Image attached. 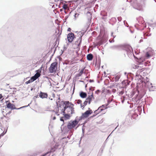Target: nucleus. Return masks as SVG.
Masks as SVG:
<instances>
[{
  "label": "nucleus",
  "instance_id": "412c9836",
  "mask_svg": "<svg viewBox=\"0 0 156 156\" xmlns=\"http://www.w3.org/2000/svg\"><path fill=\"white\" fill-rule=\"evenodd\" d=\"M133 73H129L127 75V79L129 80H133Z\"/></svg>",
  "mask_w": 156,
  "mask_h": 156
},
{
  "label": "nucleus",
  "instance_id": "6e6552de",
  "mask_svg": "<svg viewBox=\"0 0 156 156\" xmlns=\"http://www.w3.org/2000/svg\"><path fill=\"white\" fill-rule=\"evenodd\" d=\"M58 63L55 62L52 63L49 68V72L51 73H53L55 72L56 70L57 69Z\"/></svg>",
  "mask_w": 156,
  "mask_h": 156
},
{
  "label": "nucleus",
  "instance_id": "a211bd4d",
  "mask_svg": "<svg viewBox=\"0 0 156 156\" xmlns=\"http://www.w3.org/2000/svg\"><path fill=\"white\" fill-rule=\"evenodd\" d=\"M130 83V81H128L127 80H125L122 81V84L124 85V87H126L128 85H129Z\"/></svg>",
  "mask_w": 156,
  "mask_h": 156
},
{
  "label": "nucleus",
  "instance_id": "f257e3e1",
  "mask_svg": "<svg viewBox=\"0 0 156 156\" xmlns=\"http://www.w3.org/2000/svg\"><path fill=\"white\" fill-rule=\"evenodd\" d=\"M145 93V90L144 89H139L137 90L134 89L131 91L129 97L131 98L136 94L135 97L133 99L134 102H135L134 104L137 105H139L142 102L141 99Z\"/></svg>",
  "mask_w": 156,
  "mask_h": 156
},
{
  "label": "nucleus",
  "instance_id": "72a5a7b5",
  "mask_svg": "<svg viewBox=\"0 0 156 156\" xmlns=\"http://www.w3.org/2000/svg\"><path fill=\"white\" fill-rule=\"evenodd\" d=\"M104 147H103V148H101L100 149V150L98 152V156H99V154H100V156L101 155V154H102V153L103 152V150L104 148Z\"/></svg>",
  "mask_w": 156,
  "mask_h": 156
},
{
  "label": "nucleus",
  "instance_id": "39448f33",
  "mask_svg": "<svg viewBox=\"0 0 156 156\" xmlns=\"http://www.w3.org/2000/svg\"><path fill=\"white\" fill-rule=\"evenodd\" d=\"M122 49L126 52L129 58H131L132 54L134 55L132 48L130 46L128 45H124L122 46Z\"/></svg>",
  "mask_w": 156,
  "mask_h": 156
},
{
  "label": "nucleus",
  "instance_id": "a878e982",
  "mask_svg": "<svg viewBox=\"0 0 156 156\" xmlns=\"http://www.w3.org/2000/svg\"><path fill=\"white\" fill-rule=\"evenodd\" d=\"M103 110H104V109H100V110L99 109H98L95 110L94 112V113H95V114H96L95 115H97L98 114H99V113H100V112H101V111H103Z\"/></svg>",
  "mask_w": 156,
  "mask_h": 156
},
{
  "label": "nucleus",
  "instance_id": "20e7f679",
  "mask_svg": "<svg viewBox=\"0 0 156 156\" xmlns=\"http://www.w3.org/2000/svg\"><path fill=\"white\" fill-rule=\"evenodd\" d=\"M78 118V117L76 116L74 120H71L69 122L67 126V127L70 130L75 128L78 124L79 122L80 121H79Z\"/></svg>",
  "mask_w": 156,
  "mask_h": 156
},
{
  "label": "nucleus",
  "instance_id": "37998d69",
  "mask_svg": "<svg viewBox=\"0 0 156 156\" xmlns=\"http://www.w3.org/2000/svg\"><path fill=\"white\" fill-rule=\"evenodd\" d=\"M133 67L134 69H139L140 68V67L139 66L137 65H134L133 66Z\"/></svg>",
  "mask_w": 156,
  "mask_h": 156
},
{
  "label": "nucleus",
  "instance_id": "58836bf2",
  "mask_svg": "<svg viewBox=\"0 0 156 156\" xmlns=\"http://www.w3.org/2000/svg\"><path fill=\"white\" fill-rule=\"evenodd\" d=\"M64 107L63 109L61 110L62 111L61 112H66L67 108L68 107H69L68 106H64Z\"/></svg>",
  "mask_w": 156,
  "mask_h": 156
},
{
  "label": "nucleus",
  "instance_id": "e2e57ef3",
  "mask_svg": "<svg viewBox=\"0 0 156 156\" xmlns=\"http://www.w3.org/2000/svg\"><path fill=\"white\" fill-rule=\"evenodd\" d=\"M77 15V16H79V14H78V13H75L74 14V17H75V18H76V15Z\"/></svg>",
  "mask_w": 156,
  "mask_h": 156
},
{
  "label": "nucleus",
  "instance_id": "7ed1b4c3",
  "mask_svg": "<svg viewBox=\"0 0 156 156\" xmlns=\"http://www.w3.org/2000/svg\"><path fill=\"white\" fill-rule=\"evenodd\" d=\"M148 73H147V71L144 69V68H141L140 67V69L137 71L136 73V76L139 77V79H142L143 77H146L145 76L148 75Z\"/></svg>",
  "mask_w": 156,
  "mask_h": 156
},
{
  "label": "nucleus",
  "instance_id": "0e129e2a",
  "mask_svg": "<svg viewBox=\"0 0 156 156\" xmlns=\"http://www.w3.org/2000/svg\"><path fill=\"white\" fill-rule=\"evenodd\" d=\"M61 51H60V53H61L60 55H61L64 53V50H61Z\"/></svg>",
  "mask_w": 156,
  "mask_h": 156
},
{
  "label": "nucleus",
  "instance_id": "2eb2a0df",
  "mask_svg": "<svg viewBox=\"0 0 156 156\" xmlns=\"http://www.w3.org/2000/svg\"><path fill=\"white\" fill-rule=\"evenodd\" d=\"M147 87L149 88V90L150 91H153L156 88L155 84H153V85L151 83H150L149 85V86H147Z\"/></svg>",
  "mask_w": 156,
  "mask_h": 156
},
{
  "label": "nucleus",
  "instance_id": "aec40b11",
  "mask_svg": "<svg viewBox=\"0 0 156 156\" xmlns=\"http://www.w3.org/2000/svg\"><path fill=\"white\" fill-rule=\"evenodd\" d=\"M142 110V107L141 106H138L137 109L135 110V111H136V113L138 112V114L140 115L141 113Z\"/></svg>",
  "mask_w": 156,
  "mask_h": 156
},
{
  "label": "nucleus",
  "instance_id": "473e14b6",
  "mask_svg": "<svg viewBox=\"0 0 156 156\" xmlns=\"http://www.w3.org/2000/svg\"><path fill=\"white\" fill-rule=\"evenodd\" d=\"M111 102V101H110L109 100H108L107 101V103L106 104H105V109H104V110L106 109L107 108H108L107 106L110 104Z\"/></svg>",
  "mask_w": 156,
  "mask_h": 156
},
{
  "label": "nucleus",
  "instance_id": "603ef678",
  "mask_svg": "<svg viewBox=\"0 0 156 156\" xmlns=\"http://www.w3.org/2000/svg\"><path fill=\"white\" fill-rule=\"evenodd\" d=\"M138 115L137 113H136L132 116V117L133 118L135 119V117L138 116Z\"/></svg>",
  "mask_w": 156,
  "mask_h": 156
},
{
  "label": "nucleus",
  "instance_id": "dca6fc26",
  "mask_svg": "<svg viewBox=\"0 0 156 156\" xmlns=\"http://www.w3.org/2000/svg\"><path fill=\"white\" fill-rule=\"evenodd\" d=\"M79 95L80 97L82 98H86L87 96V93L83 91H81L80 92Z\"/></svg>",
  "mask_w": 156,
  "mask_h": 156
},
{
  "label": "nucleus",
  "instance_id": "864d4df0",
  "mask_svg": "<svg viewBox=\"0 0 156 156\" xmlns=\"http://www.w3.org/2000/svg\"><path fill=\"white\" fill-rule=\"evenodd\" d=\"M81 75H82V74H80V73L79 72V73H77V74H76V77H79L81 76Z\"/></svg>",
  "mask_w": 156,
  "mask_h": 156
},
{
  "label": "nucleus",
  "instance_id": "ddd939ff",
  "mask_svg": "<svg viewBox=\"0 0 156 156\" xmlns=\"http://www.w3.org/2000/svg\"><path fill=\"white\" fill-rule=\"evenodd\" d=\"M74 108L73 107H68L67 108L66 112H67L68 113H69L70 112L71 114H72L74 113Z\"/></svg>",
  "mask_w": 156,
  "mask_h": 156
},
{
  "label": "nucleus",
  "instance_id": "f3484780",
  "mask_svg": "<svg viewBox=\"0 0 156 156\" xmlns=\"http://www.w3.org/2000/svg\"><path fill=\"white\" fill-rule=\"evenodd\" d=\"M58 145H55L54 146L51 148L50 151H48L49 152L48 154H50L51 153H53L55 152V150L58 148Z\"/></svg>",
  "mask_w": 156,
  "mask_h": 156
},
{
  "label": "nucleus",
  "instance_id": "338daca9",
  "mask_svg": "<svg viewBox=\"0 0 156 156\" xmlns=\"http://www.w3.org/2000/svg\"><path fill=\"white\" fill-rule=\"evenodd\" d=\"M155 115H152L151 116V119H155Z\"/></svg>",
  "mask_w": 156,
  "mask_h": 156
},
{
  "label": "nucleus",
  "instance_id": "bf43d9fd",
  "mask_svg": "<svg viewBox=\"0 0 156 156\" xmlns=\"http://www.w3.org/2000/svg\"><path fill=\"white\" fill-rule=\"evenodd\" d=\"M54 0V1L56 2H58V1H60V3H61V2L63 1L62 0Z\"/></svg>",
  "mask_w": 156,
  "mask_h": 156
},
{
  "label": "nucleus",
  "instance_id": "393cba45",
  "mask_svg": "<svg viewBox=\"0 0 156 156\" xmlns=\"http://www.w3.org/2000/svg\"><path fill=\"white\" fill-rule=\"evenodd\" d=\"M101 15L102 16V19H105V17L107 16V13L105 12H102L101 13Z\"/></svg>",
  "mask_w": 156,
  "mask_h": 156
},
{
  "label": "nucleus",
  "instance_id": "a18cd8bd",
  "mask_svg": "<svg viewBox=\"0 0 156 156\" xmlns=\"http://www.w3.org/2000/svg\"><path fill=\"white\" fill-rule=\"evenodd\" d=\"M59 105H61V106H62L63 107H64V101H62L61 102H60Z\"/></svg>",
  "mask_w": 156,
  "mask_h": 156
},
{
  "label": "nucleus",
  "instance_id": "0eeeda50",
  "mask_svg": "<svg viewBox=\"0 0 156 156\" xmlns=\"http://www.w3.org/2000/svg\"><path fill=\"white\" fill-rule=\"evenodd\" d=\"M88 110L86 111L84 113H82V115L80 117H78L79 121H81L82 119H84L85 118L88 117L89 115H91L93 111L90 109V108H88Z\"/></svg>",
  "mask_w": 156,
  "mask_h": 156
},
{
  "label": "nucleus",
  "instance_id": "6e6d98bb",
  "mask_svg": "<svg viewBox=\"0 0 156 156\" xmlns=\"http://www.w3.org/2000/svg\"><path fill=\"white\" fill-rule=\"evenodd\" d=\"M117 18L119 22H120L122 20V18L120 16L118 17Z\"/></svg>",
  "mask_w": 156,
  "mask_h": 156
},
{
  "label": "nucleus",
  "instance_id": "4be33fe9",
  "mask_svg": "<svg viewBox=\"0 0 156 156\" xmlns=\"http://www.w3.org/2000/svg\"><path fill=\"white\" fill-rule=\"evenodd\" d=\"M93 58V55L92 54L89 53L87 56V59L88 61H91Z\"/></svg>",
  "mask_w": 156,
  "mask_h": 156
},
{
  "label": "nucleus",
  "instance_id": "c85d7f7f",
  "mask_svg": "<svg viewBox=\"0 0 156 156\" xmlns=\"http://www.w3.org/2000/svg\"><path fill=\"white\" fill-rule=\"evenodd\" d=\"M151 56V55L149 52H147L145 54V57L147 58H149Z\"/></svg>",
  "mask_w": 156,
  "mask_h": 156
},
{
  "label": "nucleus",
  "instance_id": "8fccbe9b",
  "mask_svg": "<svg viewBox=\"0 0 156 156\" xmlns=\"http://www.w3.org/2000/svg\"><path fill=\"white\" fill-rule=\"evenodd\" d=\"M32 82V81L30 80H28V81H26V82H25V84H28L29 83H31Z\"/></svg>",
  "mask_w": 156,
  "mask_h": 156
},
{
  "label": "nucleus",
  "instance_id": "cd10ccee",
  "mask_svg": "<svg viewBox=\"0 0 156 156\" xmlns=\"http://www.w3.org/2000/svg\"><path fill=\"white\" fill-rule=\"evenodd\" d=\"M64 105L65 106L70 107V102L69 101H64Z\"/></svg>",
  "mask_w": 156,
  "mask_h": 156
},
{
  "label": "nucleus",
  "instance_id": "774afa93",
  "mask_svg": "<svg viewBox=\"0 0 156 156\" xmlns=\"http://www.w3.org/2000/svg\"><path fill=\"white\" fill-rule=\"evenodd\" d=\"M71 29L69 27L68 28V29H67L68 31L70 32V31H71Z\"/></svg>",
  "mask_w": 156,
  "mask_h": 156
},
{
  "label": "nucleus",
  "instance_id": "bb28decb",
  "mask_svg": "<svg viewBox=\"0 0 156 156\" xmlns=\"http://www.w3.org/2000/svg\"><path fill=\"white\" fill-rule=\"evenodd\" d=\"M57 42L56 41H55V43L53 45V48H55L54 50V53H55V51L56 50V48L58 47L59 44H57Z\"/></svg>",
  "mask_w": 156,
  "mask_h": 156
},
{
  "label": "nucleus",
  "instance_id": "c03bdc74",
  "mask_svg": "<svg viewBox=\"0 0 156 156\" xmlns=\"http://www.w3.org/2000/svg\"><path fill=\"white\" fill-rule=\"evenodd\" d=\"M12 108H11V110H13L16 109V108L15 107V105L12 104Z\"/></svg>",
  "mask_w": 156,
  "mask_h": 156
},
{
  "label": "nucleus",
  "instance_id": "5701e85b",
  "mask_svg": "<svg viewBox=\"0 0 156 156\" xmlns=\"http://www.w3.org/2000/svg\"><path fill=\"white\" fill-rule=\"evenodd\" d=\"M59 32V30H58V33L56 36V37H57L55 41L57 42H58V44H59V41L60 40V37L61 34V32L60 33Z\"/></svg>",
  "mask_w": 156,
  "mask_h": 156
},
{
  "label": "nucleus",
  "instance_id": "7c9ffc66",
  "mask_svg": "<svg viewBox=\"0 0 156 156\" xmlns=\"http://www.w3.org/2000/svg\"><path fill=\"white\" fill-rule=\"evenodd\" d=\"M88 103V101H87L86 100L83 103V104L84 105H82V104H81V105H80V106H81V107L82 108V107H83L84 108L85 106H86L87 104V103Z\"/></svg>",
  "mask_w": 156,
  "mask_h": 156
},
{
  "label": "nucleus",
  "instance_id": "ea45409f",
  "mask_svg": "<svg viewBox=\"0 0 156 156\" xmlns=\"http://www.w3.org/2000/svg\"><path fill=\"white\" fill-rule=\"evenodd\" d=\"M30 80L32 82H33L35 80H36V79L35 77L33 76L30 77Z\"/></svg>",
  "mask_w": 156,
  "mask_h": 156
},
{
  "label": "nucleus",
  "instance_id": "052dcab7",
  "mask_svg": "<svg viewBox=\"0 0 156 156\" xmlns=\"http://www.w3.org/2000/svg\"><path fill=\"white\" fill-rule=\"evenodd\" d=\"M89 82L90 83H92L94 82V80L93 79H90L89 80Z\"/></svg>",
  "mask_w": 156,
  "mask_h": 156
},
{
  "label": "nucleus",
  "instance_id": "f03ea898",
  "mask_svg": "<svg viewBox=\"0 0 156 156\" xmlns=\"http://www.w3.org/2000/svg\"><path fill=\"white\" fill-rule=\"evenodd\" d=\"M147 0H130V3L133 8L139 11L143 10V5H145Z\"/></svg>",
  "mask_w": 156,
  "mask_h": 156
},
{
  "label": "nucleus",
  "instance_id": "2f4dec72",
  "mask_svg": "<svg viewBox=\"0 0 156 156\" xmlns=\"http://www.w3.org/2000/svg\"><path fill=\"white\" fill-rule=\"evenodd\" d=\"M119 47V45H115L111 46L110 48L112 49H116L118 48Z\"/></svg>",
  "mask_w": 156,
  "mask_h": 156
},
{
  "label": "nucleus",
  "instance_id": "13d9d810",
  "mask_svg": "<svg viewBox=\"0 0 156 156\" xmlns=\"http://www.w3.org/2000/svg\"><path fill=\"white\" fill-rule=\"evenodd\" d=\"M5 119H6V121L7 122V120H8L10 119V118L8 116H7L5 117Z\"/></svg>",
  "mask_w": 156,
  "mask_h": 156
},
{
  "label": "nucleus",
  "instance_id": "680f3d73",
  "mask_svg": "<svg viewBox=\"0 0 156 156\" xmlns=\"http://www.w3.org/2000/svg\"><path fill=\"white\" fill-rule=\"evenodd\" d=\"M78 104H80L81 105V104H82V101L80 100H78Z\"/></svg>",
  "mask_w": 156,
  "mask_h": 156
},
{
  "label": "nucleus",
  "instance_id": "de8ad7c7",
  "mask_svg": "<svg viewBox=\"0 0 156 156\" xmlns=\"http://www.w3.org/2000/svg\"><path fill=\"white\" fill-rule=\"evenodd\" d=\"M85 67H84L83 69H82L81 71H80V74H81L82 75L83 73H85L83 72L84 70L85 69Z\"/></svg>",
  "mask_w": 156,
  "mask_h": 156
},
{
  "label": "nucleus",
  "instance_id": "69168bd1",
  "mask_svg": "<svg viewBox=\"0 0 156 156\" xmlns=\"http://www.w3.org/2000/svg\"><path fill=\"white\" fill-rule=\"evenodd\" d=\"M142 24H143V27H144V28H145L146 27V24H143V23H144V22H142Z\"/></svg>",
  "mask_w": 156,
  "mask_h": 156
},
{
  "label": "nucleus",
  "instance_id": "a19ab883",
  "mask_svg": "<svg viewBox=\"0 0 156 156\" xmlns=\"http://www.w3.org/2000/svg\"><path fill=\"white\" fill-rule=\"evenodd\" d=\"M105 105H103L101 106H100L98 108V109H99L100 110V109H105Z\"/></svg>",
  "mask_w": 156,
  "mask_h": 156
},
{
  "label": "nucleus",
  "instance_id": "423d86ee",
  "mask_svg": "<svg viewBox=\"0 0 156 156\" xmlns=\"http://www.w3.org/2000/svg\"><path fill=\"white\" fill-rule=\"evenodd\" d=\"M149 81V79L147 77H144L142 79H139L138 80V82L141 83L143 86H144L146 87L149 86L150 83Z\"/></svg>",
  "mask_w": 156,
  "mask_h": 156
},
{
  "label": "nucleus",
  "instance_id": "c756f323",
  "mask_svg": "<svg viewBox=\"0 0 156 156\" xmlns=\"http://www.w3.org/2000/svg\"><path fill=\"white\" fill-rule=\"evenodd\" d=\"M41 76V74L37 72L35 74V75L34 76L35 77L36 80L39 77H40Z\"/></svg>",
  "mask_w": 156,
  "mask_h": 156
},
{
  "label": "nucleus",
  "instance_id": "c9c22d12",
  "mask_svg": "<svg viewBox=\"0 0 156 156\" xmlns=\"http://www.w3.org/2000/svg\"><path fill=\"white\" fill-rule=\"evenodd\" d=\"M43 68V65H42L41 66L38 70L36 71V72L38 73H41V72L42 68Z\"/></svg>",
  "mask_w": 156,
  "mask_h": 156
},
{
  "label": "nucleus",
  "instance_id": "5fc2aeb1",
  "mask_svg": "<svg viewBox=\"0 0 156 156\" xmlns=\"http://www.w3.org/2000/svg\"><path fill=\"white\" fill-rule=\"evenodd\" d=\"M64 119L63 117H61L60 118V121H61L63 122H64Z\"/></svg>",
  "mask_w": 156,
  "mask_h": 156
},
{
  "label": "nucleus",
  "instance_id": "49530a36",
  "mask_svg": "<svg viewBox=\"0 0 156 156\" xmlns=\"http://www.w3.org/2000/svg\"><path fill=\"white\" fill-rule=\"evenodd\" d=\"M67 7V5L66 4H64L62 6V8L64 9L65 10L66 9Z\"/></svg>",
  "mask_w": 156,
  "mask_h": 156
},
{
  "label": "nucleus",
  "instance_id": "4d7b16f0",
  "mask_svg": "<svg viewBox=\"0 0 156 156\" xmlns=\"http://www.w3.org/2000/svg\"><path fill=\"white\" fill-rule=\"evenodd\" d=\"M84 133H82V136H81V137L80 138V140H81V139L84 136Z\"/></svg>",
  "mask_w": 156,
  "mask_h": 156
},
{
  "label": "nucleus",
  "instance_id": "9d476101",
  "mask_svg": "<svg viewBox=\"0 0 156 156\" xmlns=\"http://www.w3.org/2000/svg\"><path fill=\"white\" fill-rule=\"evenodd\" d=\"M38 96L42 99L47 98L48 94L47 93L40 91Z\"/></svg>",
  "mask_w": 156,
  "mask_h": 156
},
{
  "label": "nucleus",
  "instance_id": "4468645a",
  "mask_svg": "<svg viewBox=\"0 0 156 156\" xmlns=\"http://www.w3.org/2000/svg\"><path fill=\"white\" fill-rule=\"evenodd\" d=\"M86 15L88 22L91 23L92 18V13L89 11H88L86 13Z\"/></svg>",
  "mask_w": 156,
  "mask_h": 156
},
{
  "label": "nucleus",
  "instance_id": "6ab92c4d",
  "mask_svg": "<svg viewBox=\"0 0 156 156\" xmlns=\"http://www.w3.org/2000/svg\"><path fill=\"white\" fill-rule=\"evenodd\" d=\"M85 32L86 31H85V32H82L81 33V34H82V35L81 36L80 35V37L79 38L78 40L76 41V42L78 43L79 41V44H78V46H80V45L81 44V42H82V38L81 37L83 36Z\"/></svg>",
  "mask_w": 156,
  "mask_h": 156
},
{
  "label": "nucleus",
  "instance_id": "b1692460",
  "mask_svg": "<svg viewBox=\"0 0 156 156\" xmlns=\"http://www.w3.org/2000/svg\"><path fill=\"white\" fill-rule=\"evenodd\" d=\"M12 104L9 102L6 104V108H7L10 109H11V108H12Z\"/></svg>",
  "mask_w": 156,
  "mask_h": 156
},
{
  "label": "nucleus",
  "instance_id": "79ce46f5",
  "mask_svg": "<svg viewBox=\"0 0 156 156\" xmlns=\"http://www.w3.org/2000/svg\"><path fill=\"white\" fill-rule=\"evenodd\" d=\"M60 101H58V102H56V106H57V108H58V109H59V108H61L62 106L61 105L58 104V103H60Z\"/></svg>",
  "mask_w": 156,
  "mask_h": 156
},
{
  "label": "nucleus",
  "instance_id": "3c124183",
  "mask_svg": "<svg viewBox=\"0 0 156 156\" xmlns=\"http://www.w3.org/2000/svg\"><path fill=\"white\" fill-rule=\"evenodd\" d=\"M100 92L101 90L99 89H98L95 91V94H98Z\"/></svg>",
  "mask_w": 156,
  "mask_h": 156
},
{
  "label": "nucleus",
  "instance_id": "f704fd0d",
  "mask_svg": "<svg viewBox=\"0 0 156 156\" xmlns=\"http://www.w3.org/2000/svg\"><path fill=\"white\" fill-rule=\"evenodd\" d=\"M120 76L119 75H116L115 77V82H116L117 81H118L119 80V79H120Z\"/></svg>",
  "mask_w": 156,
  "mask_h": 156
},
{
  "label": "nucleus",
  "instance_id": "4c0bfd02",
  "mask_svg": "<svg viewBox=\"0 0 156 156\" xmlns=\"http://www.w3.org/2000/svg\"><path fill=\"white\" fill-rule=\"evenodd\" d=\"M8 128V127H7V128L6 129L5 132L4 131L3 132H2L0 134V136L1 137L3 136L6 133L7 130Z\"/></svg>",
  "mask_w": 156,
  "mask_h": 156
},
{
  "label": "nucleus",
  "instance_id": "f8f14e48",
  "mask_svg": "<svg viewBox=\"0 0 156 156\" xmlns=\"http://www.w3.org/2000/svg\"><path fill=\"white\" fill-rule=\"evenodd\" d=\"M61 114H62L63 115L64 120H67L70 119L71 115L70 114L66 113L65 112H61Z\"/></svg>",
  "mask_w": 156,
  "mask_h": 156
},
{
  "label": "nucleus",
  "instance_id": "e433bc0d",
  "mask_svg": "<svg viewBox=\"0 0 156 156\" xmlns=\"http://www.w3.org/2000/svg\"><path fill=\"white\" fill-rule=\"evenodd\" d=\"M56 110L55 111V113L57 116H59V114H58L59 109H58V108H56Z\"/></svg>",
  "mask_w": 156,
  "mask_h": 156
},
{
  "label": "nucleus",
  "instance_id": "9b49d317",
  "mask_svg": "<svg viewBox=\"0 0 156 156\" xmlns=\"http://www.w3.org/2000/svg\"><path fill=\"white\" fill-rule=\"evenodd\" d=\"M94 97L93 93L92 92L91 94L90 95H88L86 98V100L87 101L88 104H90L92 99H94Z\"/></svg>",
  "mask_w": 156,
  "mask_h": 156
},
{
  "label": "nucleus",
  "instance_id": "1a4fd4ad",
  "mask_svg": "<svg viewBox=\"0 0 156 156\" xmlns=\"http://www.w3.org/2000/svg\"><path fill=\"white\" fill-rule=\"evenodd\" d=\"M74 38V35L73 33L71 32L68 34L67 39L69 43H72L73 41Z\"/></svg>",
  "mask_w": 156,
  "mask_h": 156
},
{
  "label": "nucleus",
  "instance_id": "09e8293b",
  "mask_svg": "<svg viewBox=\"0 0 156 156\" xmlns=\"http://www.w3.org/2000/svg\"><path fill=\"white\" fill-rule=\"evenodd\" d=\"M71 12H69V15L66 16L65 17V21H64V22L66 21L67 19L69 17V16L70 15V14L71 13Z\"/></svg>",
  "mask_w": 156,
  "mask_h": 156
}]
</instances>
